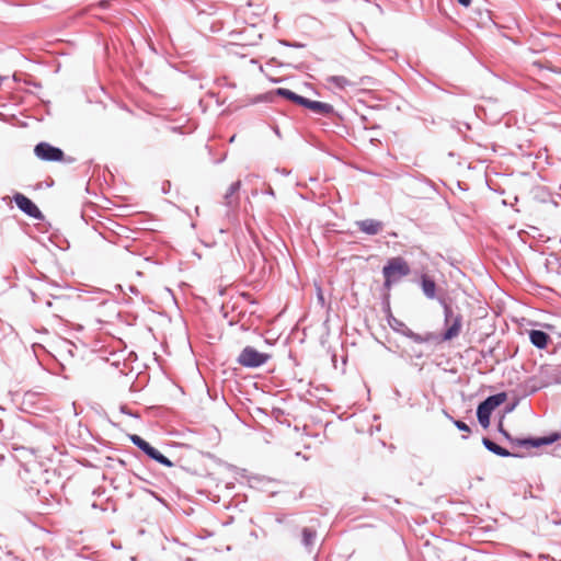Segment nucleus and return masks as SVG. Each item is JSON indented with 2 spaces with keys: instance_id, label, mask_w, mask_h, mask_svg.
<instances>
[{
  "instance_id": "4",
  "label": "nucleus",
  "mask_w": 561,
  "mask_h": 561,
  "mask_svg": "<svg viewBox=\"0 0 561 561\" xmlns=\"http://www.w3.org/2000/svg\"><path fill=\"white\" fill-rule=\"evenodd\" d=\"M35 156L44 161L55 162L64 160V151L48 142H39L34 148Z\"/></svg>"
},
{
  "instance_id": "12",
  "label": "nucleus",
  "mask_w": 561,
  "mask_h": 561,
  "mask_svg": "<svg viewBox=\"0 0 561 561\" xmlns=\"http://www.w3.org/2000/svg\"><path fill=\"white\" fill-rule=\"evenodd\" d=\"M491 413L492 411L486 405L480 404L478 407L477 415L482 426L486 427L489 425Z\"/></svg>"
},
{
  "instance_id": "9",
  "label": "nucleus",
  "mask_w": 561,
  "mask_h": 561,
  "mask_svg": "<svg viewBox=\"0 0 561 561\" xmlns=\"http://www.w3.org/2000/svg\"><path fill=\"white\" fill-rule=\"evenodd\" d=\"M529 339L531 343L538 348H545L548 345V342L550 341V336L546 332L540 330H531L529 332Z\"/></svg>"
},
{
  "instance_id": "1",
  "label": "nucleus",
  "mask_w": 561,
  "mask_h": 561,
  "mask_svg": "<svg viewBox=\"0 0 561 561\" xmlns=\"http://www.w3.org/2000/svg\"><path fill=\"white\" fill-rule=\"evenodd\" d=\"M382 274L385 277L383 286L389 290L394 283L410 274V266L403 257H392L383 266Z\"/></svg>"
},
{
  "instance_id": "6",
  "label": "nucleus",
  "mask_w": 561,
  "mask_h": 561,
  "mask_svg": "<svg viewBox=\"0 0 561 561\" xmlns=\"http://www.w3.org/2000/svg\"><path fill=\"white\" fill-rule=\"evenodd\" d=\"M328 84H330L332 88L344 90L348 87H354L363 83V78L359 80H354L352 78H347L346 76L339 75V76H331L327 78Z\"/></svg>"
},
{
  "instance_id": "24",
  "label": "nucleus",
  "mask_w": 561,
  "mask_h": 561,
  "mask_svg": "<svg viewBox=\"0 0 561 561\" xmlns=\"http://www.w3.org/2000/svg\"><path fill=\"white\" fill-rule=\"evenodd\" d=\"M463 284L458 280V287H462Z\"/></svg>"
},
{
  "instance_id": "19",
  "label": "nucleus",
  "mask_w": 561,
  "mask_h": 561,
  "mask_svg": "<svg viewBox=\"0 0 561 561\" xmlns=\"http://www.w3.org/2000/svg\"><path fill=\"white\" fill-rule=\"evenodd\" d=\"M458 3H460L461 5L468 8L471 3V0H458Z\"/></svg>"
},
{
  "instance_id": "17",
  "label": "nucleus",
  "mask_w": 561,
  "mask_h": 561,
  "mask_svg": "<svg viewBox=\"0 0 561 561\" xmlns=\"http://www.w3.org/2000/svg\"><path fill=\"white\" fill-rule=\"evenodd\" d=\"M456 335V322L451 324L444 334V340H450Z\"/></svg>"
},
{
  "instance_id": "21",
  "label": "nucleus",
  "mask_w": 561,
  "mask_h": 561,
  "mask_svg": "<svg viewBox=\"0 0 561 561\" xmlns=\"http://www.w3.org/2000/svg\"><path fill=\"white\" fill-rule=\"evenodd\" d=\"M438 561H446L444 557L437 556Z\"/></svg>"
},
{
  "instance_id": "22",
  "label": "nucleus",
  "mask_w": 561,
  "mask_h": 561,
  "mask_svg": "<svg viewBox=\"0 0 561 561\" xmlns=\"http://www.w3.org/2000/svg\"><path fill=\"white\" fill-rule=\"evenodd\" d=\"M236 141V135L230 138V142Z\"/></svg>"
},
{
  "instance_id": "3",
  "label": "nucleus",
  "mask_w": 561,
  "mask_h": 561,
  "mask_svg": "<svg viewBox=\"0 0 561 561\" xmlns=\"http://www.w3.org/2000/svg\"><path fill=\"white\" fill-rule=\"evenodd\" d=\"M130 440L135 444L139 449H141L147 456L158 461L159 463L165 467H172L173 463L165 456L159 453L156 448L150 446L145 439H142L138 435H130Z\"/></svg>"
},
{
  "instance_id": "18",
  "label": "nucleus",
  "mask_w": 561,
  "mask_h": 561,
  "mask_svg": "<svg viewBox=\"0 0 561 561\" xmlns=\"http://www.w3.org/2000/svg\"><path fill=\"white\" fill-rule=\"evenodd\" d=\"M458 430L459 431H463V432H469V427L466 423L461 422V421H458Z\"/></svg>"
},
{
  "instance_id": "11",
  "label": "nucleus",
  "mask_w": 561,
  "mask_h": 561,
  "mask_svg": "<svg viewBox=\"0 0 561 561\" xmlns=\"http://www.w3.org/2000/svg\"><path fill=\"white\" fill-rule=\"evenodd\" d=\"M483 445L492 453H494L495 455H499L501 457H508L511 454L508 450H506L505 448L499 446L497 444H495L494 442H492L491 439L489 438H483Z\"/></svg>"
},
{
  "instance_id": "23",
  "label": "nucleus",
  "mask_w": 561,
  "mask_h": 561,
  "mask_svg": "<svg viewBox=\"0 0 561 561\" xmlns=\"http://www.w3.org/2000/svg\"><path fill=\"white\" fill-rule=\"evenodd\" d=\"M457 186H458L459 188H461V190H465V188L461 186L460 182H458V183H457Z\"/></svg>"
},
{
  "instance_id": "8",
  "label": "nucleus",
  "mask_w": 561,
  "mask_h": 561,
  "mask_svg": "<svg viewBox=\"0 0 561 561\" xmlns=\"http://www.w3.org/2000/svg\"><path fill=\"white\" fill-rule=\"evenodd\" d=\"M358 229L367 234L374 236L382 230V222L376 219H365L356 222Z\"/></svg>"
},
{
  "instance_id": "5",
  "label": "nucleus",
  "mask_w": 561,
  "mask_h": 561,
  "mask_svg": "<svg viewBox=\"0 0 561 561\" xmlns=\"http://www.w3.org/2000/svg\"><path fill=\"white\" fill-rule=\"evenodd\" d=\"M13 198H14L16 206L22 211H24L25 214H27L28 216L34 217V218H42L41 210L28 197H26L25 195H23L21 193H16Z\"/></svg>"
},
{
  "instance_id": "10",
  "label": "nucleus",
  "mask_w": 561,
  "mask_h": 561,
  "mask_svg": "<svg viewBox=\"0 0 561 561\" xmlns=\"http://www.w3.org/2000/svg\"><path fill=\"white\" fill-rule=\"evenodd\" d=\"M276 94L277 95H280L298 105H301L302 106V103L305 101V98L304 96H300L296 93H294L293 91L288 90V89H285V88H279L276 90Z\"/></svg>"
},
{
  "instance_id": "20",
  "label": "nucleus",
  "mask_w": 561,
  "mask_h": 561,
  "mask_svg": "<svg viewBox=\"0 0 561 561\" xmlns=\"http://www.w3.org/2000/svg\"><path fill=\"white\" fill-rule=\"evenodd\" d=\"M500 431L507 437L510 438V435L507 434V432H505L503 428H502V425H500Z\"/></svg>"
},
{
  "instance_id": "15",
  "label": "nucleus",
  "mask_w": 561,
  "mask_h": 561,
  "mask_svg": "<svg viewBox=\"0 0 561 561\" xmlns=\"http://www.w3.org/2000/svg\"><path fill=\"white\" fill-rule=\"evenodd\" d=\"M502 402H503V398H501V396H492V397H489L481 404L486 405L488 408H490V411H493Z\"/></svg>"
},
{
  "instance_id": "16",
  "label": "nucleus",
  "mask_w": 561,
  "mask_h": 561,
  "mask_svg": "<svg viewBox=\"0 0 561 561\" xmlns=\"http://www.w3.org/2000/svg\"><path fill=\"white\" fill-rule=\"evenodd\" d=\"M240 185H241V182L240 181H237L234 183H232L229 188H228V192L226 194V198H228L230 195H233L236 192L239 191L240 188Z\"/></svg>"
},
{
  "instance_id": "14",
  "label": "nucleus",
  "mask_w": 561,
  "mask_h": 561,
  "mask_svg": "<svg viewBox=\"0 0 561 561\" xmlns=\"http://www.w3.org/2000/svg\"><path fill=\"white\" fill-rule=\"evenodd\" d=\"M316 530L309 527L302 529V542L306 547H310L316 540Z\"/></svg>"
},
{
  "instance_id": "2",
  "label": "nucleus",
  "mask_w": 561,
  "mask_h": 561,
  "mask_svg": "<svg viewBox=\"0 0 561 561\" xmlns=\"http://www.w3.org/2000/svg\"><path fill=\"white\" fill-rule=\"evenodd\" d=\"M270 354L261 353L252 346H245L239 354L237 362L242 367L254 368L264 365Z\"/></svg>"
},
{
  "instance_id": "13",
  "label": "nucleus",
  "mask_w": 561,
  "mask_h": 561,
  "mask_svg": "<svg viewBox=\"0 0 561 561\" xmlns=\"http://www.w3.org/2000/svg\"><path fill=\"white\" fill-rule=\"evenodd\" d=\"M435 288H436V285H435L434 280H432L431 278H428L426 276L422 277V289L428 298H434Z\"/></svg>"
},
{
  "instance_id": "7",
  "label": "nucleus",
  "mask_w": 561,
  "mask_h": 561,
  "mask_svg": "<svg viewBox=\"0 0 561 561\" xmlns=\"http://www.w3.org/2000/svg\"><path fill=\"white\" fill-rule=\"evenodd\" d=\"M302 106L307 107L312 113L318 114V115H322V116L331 115L333 113V111H334L333 106L331 104H329V103L319 102V101H310V100H308L306 98H305V101L302 103Z\"/></svg>"
}]
</instances>
